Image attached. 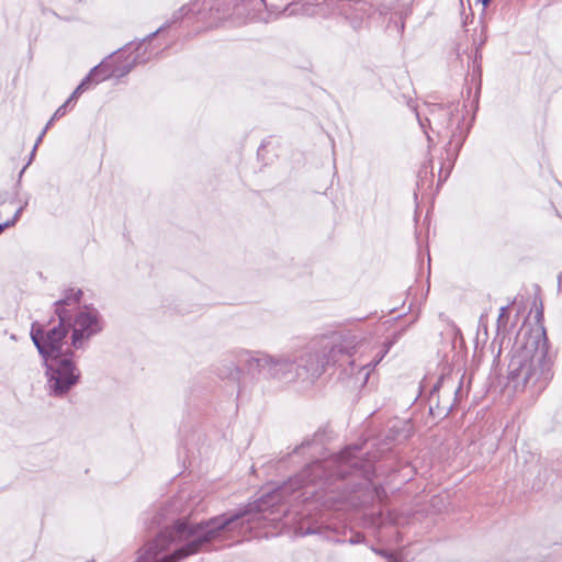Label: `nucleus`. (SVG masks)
<instances>
[{"label": "nucleus", "mask_w": 562, "mask_h": 562, "mask_svg": "<svg viewBox=\"0 0 562 562\" xmlns=\"http://www.w3.org/2000/svg\"><path fill=\"white\" fill-rule=\"evenodd\" d=\"M362 453V447L352 445L338 454L315 461L281 486L236 510L228 512L199 524L187 519L167 517L169 509L161 508L154 524L161 529L140 550L138 562H179L205 549L213 541H224L241 536L246 526L268 519L267 513H279V503L316 497L334 509L367 506L381 499L385 491L373 483L376 453Z\"/></svg>", "instance_id": "1"}, {"label": "nucleus", "mask_w": 562, "mask_h": 562, "mask_svg": "<svg viewBox=\"0 0 562 562\" xmlns=\"http://www.w3.org/2000/svg\"><path fill=\"white\" fill-rule=\"evenodd\" d=\"M553 376L548 356L546 329L541 326L520 327L510 350L507 387L514 392L541 393Z\"/></svg>", "instance_id": "2"}, {"label": "nucleus", "mask_w": 562, "mask_h": 562, "mask_svg": "<svg viewBox=\"0 0 562 562\" xmlns=\"http://www.w3.org/2000/svg\"><path fill=\"white\" fill-rule=\"evenodd\" d=\"M353 347L330 339H322L312 344L296 357V369L303 374L302 379L314 381L319 378L328 367L338 366L342 368L345 375L357 374V380L366 383L370 372L380 363L387 350L380 352L374 361L361 366L357 372L355 360L351 359Z\"/></svg>", "instance_id": "3"}, {"label": "nucleus", "mask_w": 562, "mask_h": 562, "mask_svg": "<svg viewBox=\"0 0 562 562\" xmlns=\"http://www.w3.org/2000/svg\"><path fill=\"white\" fill-rule=\"evenodd\" d=\"M238 360L245 364L250 373H265L269 378L291 382L303 374L296 369V359L288 357H272L260 351L241 350L237 353Z\"/></svg>", "instance_id": "4"}, {"label": "nucleus", "mask_w": 562, "mask_h": 562, "mask_svg": "<svg viewBox=\"0 0 562 562\" xmlns=\"http://www.w3.org/2000/svg\"><path fill=\"white\" fill-rule=\"evenodd\" d=\"M72 357L74 352L68 349L63 356L49 357L44 360L50 395L63 396L79 382L80 371L72 361Z\"/></svg>", "instance_id": "5"}, {"label": "nucleus", "mask_w": 562, "mask_h": 562, "mask_svg": "<svg viewBox=\"0 0 562 562\" xmlns=\"http://www.w3.org/2000/svg\"><path fill=\"white\" fill-rule=\"evenodd\" d=\"M316 16H344L353 30L361 29L374 12L373 3L367 0H326Z\"/></svg>", "instance_id": "6"}, {"label": "nucleus", "mask_w": 562, "mask_h": 562, "mask_svg": "<svg viewBox=\"0 0 562 562\" xmlns=\"http://www.w3.org/2000/svg\"><path fill=\"white\" fill-rule=\"evenodd\" d=\"M71 322L59 321L58 325L45 331L42 324L34 322L31 327V338L43 360L49 357L63 356L64 339L66 338Z\"/></svg>", "instance_id": "7"}, {"label": "nucleus", "mask_w": 562, "mask_h": 562, "mask_svg": "<svg viewBox=\"0 0 562 562\" xmlns=\"http://www.w3.org/2000/svg\"><path fill=\"white\" fill-rule=\"evenodd\" d=\"M456 113H459V104H431L428 106V116L425 119L434 132L439 135L446 133L450 137L449 147L454 143L457 146L461 144V138H457V133L461 130L463 117H456Z\"/></svg>", "instance_id": "8"}, {"label": "nucleus", "mask_w": 562, "mask_h": 562, "mask_svg": "<svg viewBox=\"0 0 562 562\" xmlns=\"http://www.w3.org/2000/svg\"><path fill=\"white\" fill-rule=\"evenodd\" d=\"M295 3H290L284 11L279 10V3H267V0H236V20H246L268 23L280 19V14H292Z\"/></svg>", "instance_id": "9"}, {"label": "nucleus", "mask_w": 562, "mask_h": 562, "mask_svg": "<svg viewBox=\"0 0 562 562\" xmlns=\"http://www.w3.org/2000/svg\"><path fill=\"white\" fill-rule=\"evenodd\" d=\"M198 21L207 27H217L224 21L236 20V0H196Z\"/></svg>", "instance_id": "10"}, {"label": "nucleus", "mask_w": 562, "mask_h": 562, "mask_svg": "<svg viewBox=\"0 0 562 562\" xmlns=\"http://www.w3.org/2000/svg\"><path fill=\"white\" fill-rule=\"evenodd\" d=\"M102 330L99 312L94 308L80 311L72 322L71 345L82 348L83 341Z\"/></svg>", "instance_id": "11"}, {"label": "nucleus", "mask_w": 562, "mask_h": 562, "mask_svg": "<svg viewBox=\"0 0 562 562\" xmlns=\"http://www.w3.org/2000/svg\"><path fill=\"white\" fill-rule=\"evenodd\" d=\"M196 4V0L194 1H191L187 4H183L181 8H179L178 10H176L170 20H168L164 25H161L159 29H157L155 32L150 33L149 35H147L143 41L142 43H139V45L136 47V54L135 56L133 57L132 59V63L128 64L124 71L122 72V75L124 74H127L131 71V69L133 68V66L135 64H140V63H145L146 60L149 59V57H145L144 55H142L139 53V49L143 45H145L147 42L151 41L158 33H160L161 31L168 29L171 24L173 23H177L186 18H189V16H195L198 19V7L195 5Z\"/></svg>", "instance_id": "12"}, {"label": "nucleus", "mask_w": 562, "mask_h": 562, "mask_svg": "<svg viewBox=\"0 0 562 562\" xmlns=\"http://www.w3.org/2000/svg\"><path fill=\"white\" fill-rule=\"evenodd\" d=\"M82 291L80 289H67L60 300L54 303L55 313L61 322H71V311L75 310L81 300Z\"/></svg>", "instance_id": "13"}, {"label": "nucleus", "mask_w": 562, "mask_h": 562, "mask_svg": "<svg viewBox=\"0 0 562 562\" xmlns=\"http://www.w3.org/2000/svg\"><path fill=\"white\" fill-rule=\"evenodd\" d=\"M114 74L113 70L109 69L106 65L100 64L93 67L88 76L80 82V85L75 89L71 95L67 99L68 102H72L78 98L80 93H82L87 88L88 83L91 81L100 82L108 79L110 76Z\"/></svg>", "instance_id": "14"}, {"label": "nucleus", "mask_w": 562, "mask_h": 562, "mask_svg": "<svg viewBox=\"0 0 562 562\" xmlns=\"http://www.w3.org/2000/svg\"><path fill=\"white\" fill-rule=\"evenodd\" d=\"M240 350L235 351L232 356L226 357L222 360L221 364L217 367V375L221 379H228L232 381H237L240 378L241 370L239 364L241 362L238 360L237 353ZM245 367V364L243 363Z\"/></svg>", "instance_id": "15"}, {"label": "nucleus", "mask_w": 562, "mask_h": 562, "mask_svg": "<svg viewBox=\"0 0 562 562\" xmlns=\"http://www.w3.org/2000/svg\"><path fill=\"white\" fill-rule=\"evenodd\" d=\"M477 2H481L483 4V12L481 13V16H480V23L482 25V31H481V36H480V42H479V47L483 46L485 44V42L487 41V34H486V24L483 22V19L486 14V9L488 7V4L491 3V0H476Z\"/></svg>", "instance_id": "16"}, {"label": "nucleus", "mask_w": 562, "mask_h": 562, "mask_svg": "<svg viewBox=\"0 0 562 562\" xmlns=\"http://www.w3.org/2000/svg\"><path fill=\"white\" fill-rule=\"evenodd\" d=\"M23 209H24V206H20V207L15 211L14 215L12 216V218L8 220V221H7V222H4V223H0V234H1L5 228H8V227H11V226H14V225H15V223L19 221V218H20V216H21V214H22V212H23Z\"/></svg>", "instance_id": "17"}, {"label": "nucleus", "mask_w": 562, "mask_h": 562, "mask_svg": "<svg viewBox=\"0 0 562 562\" xmlns=\"http://www.w3.org/2000/svg\"><path fill=\"white\" fill-rule=\"evenodd\" d=\"M372 551L387 560V562H398L397 559L394 557V554L390 553L386 550L383 549H375L372 548Z\"/></svg>", "instance_id": "18"}, {"label": "nucleus", "mask_w": 562, "mask_h": 562, "mask_svg": "<svg viewBox=\"0 0 562 562\" xmlns=\"http://www.w3.org/2000/svg\"><path fill=\"white\" fill-rule=\"evenodd\" d=\"M70 102H68V100L65 101L64 104H61L56 111L55 113L53 114V120H59L60 117H63L66 112H67V106L69 105Z\"/></svg>", "instance_id": "19"}, {"label": "nucleus", "mask_w": 562, "mask_h": 562, "mask_svg": "<svg viewBox=\"0 0 562 562\" xmlns=\"http://www.w3.org/2000/svg\"><path fill=\"white\" fill-rule=\"evenodd\" d=\"M450 169H451V162H449L447 165V167L445 165L441 166L440 173H439V181L446 180L448 178Z\"/></svg>", "instance_id": "20"}, {"label": "nucleus", "mask_w": 562, "mask_h": 562, "mask_svg": "<svg viewBox=\"0 0 562 562\" xmlns=\"http://www.w3.org/2000/svg\"><path fill=\"white\" fill-rule=\"evenodd\" d=\"M542 317H543V313H542V310L540 308V310H538V311H537V314H536L537 324H536L535 326L524 324L521 327L527 326V327H529V328H532V329H533V328H536L537 326H541V327L544 329L543 325L541 324V319H542Z\"/></svg>", "instance_id": "21"}, {"label": "nucleus", "mask_w": 562, "mask_h": 562, "mask_svg": "<svg viewBox=\"0 0 562 562\" xmlns=\"http://www.w3.org/2000/svg\"><path fill=\"white\" fill-rule=\"evenodd\" d=\"M46 134L45 131H42V133L40 134V136L37 137L36 142H35V145L32 149V153H31V159H33L34 155H35V151L37 149V146L41 144V142L43 140V137L44 135Z\"/></svg>", "instance_id": "22"}, {"label": "nucleus", "mask_w": 562, "mask_h": 562, "mask_svg": "<svg viewBox=\"0 0 562 562\" xmlns=\"http://www.w3.org/2000/svg\"><path fill=\"white\" fill-rule=\"evenodd\" d=\"M364 539L363 535L361 533H356L353 537H351L349 539V542L352 543V544H356V543H360L362 542Z\"/></svg>", "instance_id": "23"}, {"label": "nucleus", "mask_w": 562, "mask_h": 562, "mask_svg": "<svg viewBox=\"0 0 562 562\" xmlns=\"http://www.w3.org/2000/svg\"><path fill=\"white\" fill-rule=\"evenodd\" d=\"M507 310H508V306H503V307H501V310H499V315H498V319H497L498 325H501V323L503 322V319L506 317V315H507Z\"/></svg>", "instance_id": "24"}, {"label": "nucleus", "mask_w": 562, "mask_h": 562, "mask_svg": "<svg viewBox=\"0 0 562 562\" xmlns=\"http://www.w3.org/2000/svg\"><path fill=\"white\" fill-rule=\"evenodd\" d=\"M450 381V379H445V378H441L440 381L434 386V391H437V389L439 387V385H445L447 384L448 382Z\"/></svg>", "instance_id": "25"}, {"label": "nucleus", "mask_w": 562, "mask_h": 562, "mask_svg": "<svg viewBox=\"0 0 562 562\" xmlns=\"http://www.w3.org/2000/svg\"><path fill=\"white\" fill-rule=\"evenodd\" d=\"M55 120H53V116L50 117V120L47 122V124L45 125L44 130L45 132L48 131V128L53 125Z\"/></svg>", "instance_id": "26"}, {"label": "nucleus", "mask_w": 562, "mask_h": 562, "mask_svg": "<svg viewBox=\"0 0 562 562\" xmlns=\"http://www.w3.org/2000/svg\"><path fill=\"white\" fill-rule=\"evenodd\" d=\"M403 30H404V21H401V23H400V25L397 27V31H398V33H402Z\"/></svg>", "instance_id": "27"}, {"label": "nucleus", "mask_w": 562, "mask_h": 562, "mask_svg": "<svg viewBox=\"0 0 562 562\" xmlns=\"http://www.w3.org/2000/svg\"><path fill=\"white\" fill-rule=\"evenodd\" d=\"M384 9H385L384 7H380V8H378V10H379L380 14H384V13H385V10H384Z\"/></svg>", "instance_id": "28"}, {"label": "nucleus", "mask_w": 562, "mask_h": 562, "mask_svg": "<svg viewBox=\"0 0 562 562\" xmlns=\"http://www.w3.org/2000/svg\"><path fill=\"white\" fill-rule=\"evenodd\" d=\"M417 117H418V121H419V124L423 128H425V123L422 121V119L419 117V115L417 114Z\"/></svg>", "instance_id": "29"}, {"label": "nucleus", "mask_w": 562, "mask_h": 562, "mask_svg": "<svg viewBox=\"0 0 562 562\" xmlns=\"http://www.w3.org/2000/svg\"><path fill=\"white\" fill-rule=\"evenodd\" d=\"M460 391H461V384L458 386V389H457V390H456V392H454V393H456V396L460 393Z\"/></svg>", "instance_id": "30"}, {"label": "nucleus", "mask_w": 562, "mask_h": 562, "mask_svg": "<svg viewBox=\"0 0 562 562\" xmlns=\"http://www.w3.org/2000/svg\"><path fill=\"white\" fill-rule=\"evenodd\" d=\"M31 160H32V159L30 158L29 162H27V164H25V167H29V164H31Z\"/></svg>", "instance_id": "31"}]
</instances>
